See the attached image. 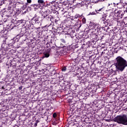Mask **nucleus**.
I'll use <instances>...</instances> for the list:
<instances>
[{
  "instance_id": "obj_1",
  "label": "nucleus",
  "mask_w": 127,
  "mask_h": 127,
  "mask_svg": "<svg viewBox=\"0 0 127 127\" xmlns=\"http://www.w3.org/2000/svg\"><path fill=\"white\" fill-rule=\"evenodd\" d=\"M115 65L119 71L123 72L127 66V61L122 56H118L115 59Z\"/></svg>"
},
{
  "instance_id": "obj_2",
  "label": "nucleus",
  "mask_w": 127,
  "mask_h": 127,
  "mask_svg": "<svg viewBox=\"0 0 127 127\" xmlns=\"http://www.w3.org/2000/svg\"><path fill=\"white\" fill-rule=\"evenodd\" d=\"M16 7V5L15 4H9L8 7V13L7 14V16L9 17H12V16H16L17 15H19L21 12V10L19 9L15 8Z\"/></svg>"
},
{
  "instance_id": "obj_3",
  "label": "nucleus",
  "mask_w": 127,
  "mask_h": 127,
  "mask_svg": "<svg viewBox=\"0 0 127 127\" xmlns=\"http://www.w3.org/2000/svg\"><path fill=\"white\" fill-rule=\"evenodd\" d=\"M113 121L118 124L127 126V115H118L114 118Z\"/></svg>"
},
{
  "instance_id": "obj_4",
  "label": "nucleus",
  "mask_w": 127,
  "mask_h": 127,
  "mask_svg": "<svg viewBox=\"0 0 127 127\" xmlns=\"http://www.w3.org/2000/svg\"><path fill=\"white\" fill-rule=\"evenodd\" d=\"M39 18L40 17L38 16L37 18H32L31 20V22L33 25H35V26H37V29L40 28V26H41V22L39 21Z\"/></svg>"
},
{
  "instance_id": "obj_5",
  "label": "nucleus",
  "mask_w": 127,
  "mask_h": 127,
  "mask_svg": "<svg viewBox=\"0 0 127 127\" xmlns=\"http://www.w3.org/2000/svg\"><path fill=\"white\" fill-rule=\"evenodd\" d=\"M107 14H102V17L100 18V21L104 27H107L109 25V20H107Z\"/></svg>"
},
{
  "instance_id": "obj_6",
  "label": "nucleus",
  "mask_w": 127,
  "mask_h": 127,
  "mask_svg": "<svg viewBox=\"0 0 127 127\" xmlns=\"http://www.w3.org/2000/svg\"><path fill=\"white\" fill-rule=\"evenodd\" d=\"M91 38H92V42H97V41H99V40H102V38L101 35H99L97 33H92L91 35Z\"/></svg>"
},
{
  "instance_id": "obj_7",
  "label": "nucleus",
  "mask_w": 127,
  "mask_h": 127,
  "mask_svg": "<svg viewBox=\"0 0 127 127\" xmlns=\"http://www.w3.org/2000/svg\"><path fill=\"white\" fill-rule=\"evenodd\" d=\"M51 4H52V10H55L56 8L57 7H60V5H59V2L57 1V0L55 1H52L51 2Z\"/></svg>"
},
{
  "instance_id": "obj_8",
  "label": "nucleus",
  "mask_w": 127,
  "mask_h": 127,
  "mask_svg": "<svg viewBox=\"0 0 127 127\" xmlns=\"http://www.w3.org/2000/svg\"><path fill=\"white\" fill-rule=\"evenodd\" d=\"M54 32L56 33V34H59V35H61V34H62L63 32H64V30L62 27H58V28L55 29L54 30Z\"/></svg>"
},
{
  "instance_id": "obj_9",
  "label": "nucleus",
  "mask_w": 127,
  "mask_h": 127,
  "mask_svg": "<svg viewBox=\"0 0 127 127\" xmlns=\"http://www.w3.org/2000/svg\"><path fill=\"white\" fill-rule=\"evenodd\" d=\"M118 8L121 9L125 7V5H126V3H124L123 0H120V2L117 3Z\"/></svg>"
},
{
  "instance_id": "obj_10",
  "label": "nucleus",
  "mask_w": 127,
  "mask_h": 127,
  "mask_svg": "<svg viewBox=\"0 0 127 127\" xmlns=\"http://www.w3.org/2000/svg\"><path fill=\"white\" fill-rule=\"evenodd\" d=\"M96 13H98L99 14H104L105 13V7H103L101 8H98L96 10H95Z\"/></svg>"
},
{
  "instance_id": "obj_11",
  "label": "nucleus",
  "mask_w": 127,
  "mask_h": 127,
  "mask_svg": "<svg viewBox=\"0 0 127 127\" xmlns=\"http://www.w3.org/2000/svg\"><path fill=\"white\" fill-rule=\"evenodd\" d=\"M101 29H102V27L101 26H98L96 29H93L92 33L97 34H99V32H101L102 31H101Z\"/></svg>"
},
{
  "instance_id": "obj_12",
  "label": "nucleus",
  "mask_w": 127,
  "mask_h": 127,
  "mask_svg": "<svg viewBox=\"0 0 127 127\" xmlns=\"http://www.w3.org/2000/svg\"><path fill=\"white\" fill-rule=\"evenodd\" d=\"M115 15L116 17H121V18H123L124 14L123 13H122V11L119 10L117 12H115Z\"/></svg>"
},
{
  "instance_id": "obj_13",
  "label": "nucleus",
  "mask_w": 127,
  "mask_h": 127,
  "mask_svg": "<svg viewBox=\"0 0 127 127\" xmlns=\"http://www.w3.org/2000/svg\"><path fill=\"white\" fill-rule=\"evenodd\" d=\"M73 1V4L74 5H78L81 2V0H72Z\"/></svg>"
},
{
  "instance_id": "obj_14",
  "label": "nucleus",
  "mask_w": 127,
  "mask_h": 127,
  "mask_svg": "<svg viewBox=\"0 0 127 127\" xmlns=\"http://www.w3.org/2000/svg\"><path fill=\"white\" fill-rule=\"evenodd\" d=\"M17 24L19 25L22 24V25H24V24H25V20H24V19L18 20L17 21Z\"/></svg>"
},
{
  "instance_id": "obj_15",
  "label": "nucleus",
  "mask_w": 127,
  "mask_h": 127,
  "mask_svg": "<svg viewBox=\"0 0 127 127\" xmlns=\"http://www.w3.org/2000/svg\"><path fill=\"white\" fill-rule=\"evenodd\" d=\"M31 32H32V31H31V29H30L29 28H26L25 30V34H27L28 35L30 34V33H31Z\"/></svg>"
},
{
  "instance_id": "obj_16",
  "label": "nucleus",
  "mask_w": 127,
  "mask_h": 127,
  "mask_svg": "<svg viewBox=\"0 0 127 127\" xmlns=\"http://www.w3.org/2000/svg\"><path fill=\"white\" fill-rule=\"evenodd\" d=\"M4 30L3 29V24L0 22V33H3Z\"/></svg>"
},
{
  "instance_id": "obj_17",
  "label": "nucleus",
  "mask_w": 127,
  "mask_h": 127,
  "mask_svg": "<svg viewBox=\"0 0 127 127\" xmlns=\"http://www.w3.org/2000/svg\"><path fill=\"white\" fill-rule=\"evenodd\" d=\"M38 2L39 3L38 4H39L40 7L41 5H43V6H44V5L45 4V2H44V0H38Z\"/></svg>"
},
{
  "instance_id": "obj_18",
  "label": "nucleus",
  "mask_w": 127,
  "mask_h": 127,
  "mask_svg": "<svg viewBox=\"0 0 127 127\" xmlns=\"http://www.w3.org/2000/svg\"><path fill=\"white\" fill-rule=\"evenodd\" d=\"M108 6L112 9H115V7H116V3H111V4H109Z\"/></svg>"
},
{
  "instance_id": "obj_19",
  "label": "nucleus",
  "mask_w": 127,
  "mask_h": 127,
  "mask_svg": "<svg viewBox=\"0 0 127 127\" xmlns=\"http://www.w3.org/2000/svg\"><path fill=\"white\" fill-rule=\"evenodd\" d=\"M80 17H84V16L83 14L80 15L79 14H76L75 15L74 19L75 18L77 19V18H80Z\"/></svg>"
},
{
  "instance_id": "obj_20",
  "label": "nucleus",
  "mask_w": 127,
  "mask_h": 127,
  "mask_svg": "<svg viewBox=\"0 0 127 127\" xmlns=\"http://www.w3.org/2000/svg\"><path fill=\"white\" fill-rule=\"evenodd\" d=\"M84 5H86V1H82L79 2L78 6H84Z\"/></svg>"
},
{
  "instance_id": "obj_21",
  "label": "nucleus",
  "mask_w": 127,
  "mask_h": 127,
  "mask_svg": "<svg viewBox=\"0 0 127 127\" xmlns=\"http://www.w3.org/2000/svg\"><path fill=\"white\" fill-rule=\"evenodd\" d=\"M44 57H45L46 58H48V57H49V56H50V54L49 52H46L44 53Z\"/></svg>"
},
{
  "instance_id": "obj_22",
  "label": "nucleus",
  "mask_w": 127,
  "mask_h": 127,
  "mask_svg": "<svg viewBox=\"0 0 127 127\" xmlns=\"http://www.w3.org/2000/svg\"><path fill=\"white\" fill-rule=\"evenodd\" d=\"M100 1H105V2H106V1H108V0H97L95 1V3H98Z\"/></svg>"
},
{
  "instance_id": "obj_23",
  "label": "nucleus",
  "mask_w": 127,
  "mask_h": 127,
  "mask_svg": "<svg viewBox=\"0 0 127 127\" xmlns=\"http://www.w3.org/2000/svg\"><path fill=\"white\" fill-rule=\"evenodd\" d=\"M32 6H33V7H36V8H38L39 7H40L39 4H33L32 5Z\"/></svg>"
},
{
  "instance_id": "obj_24",
  "label": "nucleus",
  "mask_w": 127,
  "mask_h": 127,
  "mask_svg": "<svg viewBox=\"0 0 127 127\" xmlns=\"http://www.w3.org/2000/svg\"><path fill=\"white\" fill-rule=\"evenodd\" d=\"M81 21L82 22V23L83 24H86V18L85 17H83L82 20H81Z\"/></svg>"
},
{
  "instance_id": "obj_25",
  "label": "nucleus",
  "mask_w": 127,
  "mask_h": 127,
  "mask_svg": "<svg viewBox=\"0 0 127 127\" xmlns=\"http://www.w3.org/2000/svg\"><path fill=\"white\" fill-rule=\"evenodd\" d=\"M44 18H48V20H51V18L47 15H44Z\"/></svg>"
},
{
  "instance_id": "obj_26",
  "label": "nucleus",
  "mask_w": 127,
  "mask_h": 127,
  "mask_svg": "<svg viewBox=\"0 0 127 127\" xmlns=\"http://www.w3.org/2000/svg\"><path fill=\"white\" fill-rule=\"evenodd\" d=\"M99 25H98V24L97 23H93V27L94 28V29H96L98 27Z\"/></svg>"
},
{
  "instance_id": "obj_27",
  "label": "nucleus",
  "mask_w": 127,
  "mask_h": 127,
  "mask_svg": "<svg viewBox=\"0 0 127 127\" xmlns=\"http://www.w3.org/2000/svg\"><path fill=\"white\" fill-rule=\"evenodd\" d=\"M61 48H63L64 47H65V44H64L63 43H61V46H60Z\"/></svg>"
},
{
  "instance_id": "obj_28",
  "label": "nucleus",
  "mask_w": 127,
  "mask_h": 127,
  "mask_svg": "<svg viewBox=\"0 0 127 127\" xmlns=\"http://www.w3.org/2000/svg\"><path fill=\"white\" fill-rule=\"evenodd\" d=\"M61 41L62 43H63L64 44H66V41L64 39H62L61 40Z\"/></svg>"
},
{
  "instance_id": "obj_29",
  "label": "nucleus",
  "mask_w": 127,
  "mask_h": 127,
  "mask_svg": "<svg viewBox=\"0 0 127 127\" xmlns=\"http://www.w3.org/2000/svg\"><path fill=\"white\" fill-rule=\"evenodd\" d=\"M117 48L118 50H121V49H123V48H124V47L117 46Z\"/></svg>"
},
{
  "instance_id": "obj_30",
  "label": "nucleus",
  "mask_w": 127,
  "mask_h": 127,
  "mask_svg": "<svg viewBox=\"0 0 127 127\" xmlns=\"http://www.w3.org/2000/svg\"><path fill=\"white\" fill-rule=\"evenodd\" d=\"M58 21H60V19L58 17L57 19H55V22L56 23V22H58Z\"/></svg>"
},
{
  "instance_id": "obj_31",
  "label": "nucleus",
  "mask_w": 127,
  "mask_h": 127,
  "mask_svg": "<svg viewBox=\"0 0 127 127\" xmlns=\"http://www.w3.org/2000/svg\"><path fill=\"white\" fill-rule=\"evenodd\" d=\"M66 66H64L62 68V70L64 72H65V71H66Z\"/></svg>"
},
{
  "instance_id": "obj_32",
  "label": "nucleus",
  "mask_w": 127,
  "mask_h": 127,
  "mask_svg": "<svg viewBox=\"0 0 127 127\" xmlns=\"http://www.w3.org/2000/svg\"><path fill=\"white\" fill-rule=\"evenodd\" d=\"M57 117V114H56V113H54L53 115V118L55 119Z\"/></svg>"
},
{
  "instance_id": "obj_33",
  "label": "nucleus",
  "mask_w": 127,
  "mask_h": 127,
  "mask_svg": "<svg viewBox=\"0 0 127 127\" xmlns=\"http://www.w3.org/2000/svg\"><path fill=\"white\" fill-rule=\"evenodd\" d=\"M90 14L91 15H96V13H95V12H90L89 14V15H90Z\"/></svg>"
},
{
  "instance_id": "obj_34",
  "label": "nucleus",
  "mask_w": 127,
  "mask_h": 127,
  "mask_svg": "<svg viewBox=\"0 0 127 127\" xmlns=\"http://www.w3.org/2000/svg\"><path fill=\"white\" fill-rule=\"evenodd\" d=\"M61 21L60 20V21L57 22L55 23L56 24H58V25H60V24H61Z\"/></svg>"
},
{
  "instance_id": "obj_35",
  "label": "nucleus",
  "mask_w": 127,
  "mask_h": 127,
  "mask_svg": "<svg viewBox=\"0 0 127 127\" xmlns=\"http://www.w3.org/2000/svg\"><path fill=\"white\" fill-rule=\"evenodd\" d=\"M27 28H29V29H32V28H31V25H28L27 26Z\"/></svg>"
},
{
  "instance_id": "obj_36",
  "label": "nucleus",
  "mask_w": 127,
  "mask_h": 127,
  "mask_svg": "<svg viewBox=\"0 0 127 127\" xmlns=\"http://www.w3.org/2000/svg\"><path fill=\"white\" fill-rule=\"evenodd\" d=\"M116 45H119V46H121V45H122V42H118Z\"/></svg>"
},
{
  "instance_id": "obj_37",
  "label": "nucleus",
  "mask_w": 127,
  "mask_h": 127,
  "mask_svg": "<svg viewBox=\"0 0 127 127\" xmlns=\"http://www.w3.org/2000/svg\"><path fill=\"white\" fill-rule=\"evenodd\" d=\"M119 51V50H118V48H115V50H114V52L115 53H118V52Z\"/></svg>"
},
{
  "instance_id": "obj_38",
  "label": "nucleus",
  "mask_w": 127,
  "mask_h": 127,
  "mask_svg": "<svg viewBox=\"0 0 127 127\" xmlns=\"http://www.w3.org/2000/svg\"><path fill=\"white\" fill-rule=\"evenodd\" d=\"M38 16H37V14H35L34 16L33 17V18H37Z\"/></svg>"
},
{
  "instance_id": "obj_39",
  "label": "nucleus",
  "mask_w": 127,
  "mask_h": 127,
  "mask_svg": "<svg viewBox=\"0 0 127 127\" xmlns=\"http://www.w3.org/2000/svg\"><path fill=\"white\" fill-rule=\"evenodd\" d=\"M28 3H31V0H27Z\"/></svg>"
},
{
  "instance_id": "obj_40",
  "label": "nucleus",
  "mask_w": 127,
  "mask_h": 127,
  "mask_svg": "<svg viewBox=\"0 0 127 127\" xmlns=\"http://www.w3.org/2000/svg\"><path fill=\"white\" fill-rule=\"evenodd\" d=\"M113 14H114V12H111L109 15V16H112V15H113Z\"/></svg>"
},
{
  "instance_id": "obj_41",
  "label": "nucleus",
  "mask_w": 127,
  "mask_h": 127,
  "mask_svg": "<svg viewBox=\"0 0 127 127\" xmlns=\"http://www.w3.org/2000/svg\"><path fill=\"white\" fill-rule=\"evenodd\" d=\"M105 53H105L104 52H102V53H101V56H103V55L105 54Z\"/></svg>"
},
{
  "instance_id": "obj_42",
  "label": "nucleus",
  "mask_w": 127,
  "mask_h": 127,
  "mask_svg": "<svg viewBox=\"0 0 127 127\" xmlns=\"http://www.w3.org/2000/svg\"><path fill=\"white\" fill-rule=\"evenodd\" d=\"M127 5V7H126V10H125V11H124V13H126V12H127V5Z\"/></svg>"
},
{
  "instance_id": "obj_43",
  "label": "nucleus",
  "mask_w": 127,
  "mask_h": 127,
  "mask_svg": "<svg viewBox=\"0 0 127 127\" xmlns=\"http://www.w3.org/2000/svg\"><path fill=\"white\" fill-rule=\"evenodd\" d=\"M19 90H22V86H20L19 87Z\"/></svg>"
},
{
  "instance_id": "obj_44",
  "label": "nucleus",
  "mask_w": 127,
  "mask_h": 127,
  "mask_svg": "<svg viewBox=\"0 0 127 127\" xmlns=\"http://www.w3.org/2000/svg\"><path fill=\"white\" fill-rule=\"evenodd\" d=\"M37 123L38 122H36V123H35L34 127H37Z\"/></svg>"
},
{
  "instance_id": "obj_45",
  "label": "nucleus",
  "mask_w": 127,
  "mask_h": 127,
  "mask_svg": "<svg viewBox=\"0 0 127 127\" xmlns=\"http://www.w3.org/2000/svg\"><path fill=\"white\" fill-rule=\"evenodd\" d=\"M101 29H102V30H105V27H101Z\"/></svg>"
},
{
  "instance_id": "obj_46",
  "label": "nucleus",
  "mask_w": 127,
  "mask_h": 127,
  "mask_svg": "<svg viewBox=\"0 0 127 127\" xmlns=\"http://www.w3.org/2000/svg\"><path fill=\"white\" fill-rule=\"evenodd\" d=\"M74 18H75V17H72V18H71V20H74V19H74Z\"/></svg>"
},
{
  "instance_id": "obj_47",
  "label": "nucleus",
  "mask_w": 127,
  "mask_h": 127,
  "mask_svg": "<svg viewBox=\"0 0 127 127\" xmlns=\"http://www.w3.org/2000/svg\"><path fill=\"white\" fill-rule=\"evenodd\" d=\"M1 17H2V15L1 14H0V18Z\"/></svg>"
},
{
  "instance_id": "obj_48",
  "label": "nucleus",
  "mask_w": 127,
  "mask_h": 127,
  "mask_svg": "<svg viewBox=\"0 0 127 127\" xmlns=\"http://www.w3.org/2000/svg\"><path fill=\"white\" fill-rule=\"evenodd\" d=\"M36 123H37V124H38V123H39V121L38 120L36 121Z\"/></svg>"
},
{
  "instance_id": "obj_49",
  "label": "nucleus",
  "mask_w": 127,
  "mask_h": 127,
  "mask_svg": "<svg viewBox=\"0 0 127 127\" xmlns=\"http://www.w3.org/2000/svg\"><path fill=\"white\" fill-rule=\"evenodd\" d=\"M125 4H126V5H127V3L125 2Z\"/></svg>"
}]
</instances>
